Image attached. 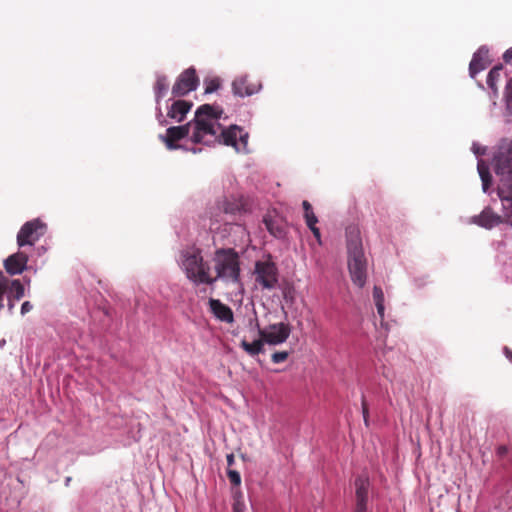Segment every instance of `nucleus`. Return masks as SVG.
<instances>
[{
	"label": "nucleus",
	"instance_id": "obj_27",
	"mask_svg": "<svg viewBox=\"0 0 512 512\" xmlns=\"http://www.w3.org/2000/svg\"><path fill=\"white\" fill-rule=\"evenodd\" d=\"M479 175L482 180L483 190L486 192L491 184V175L488 169L482 165H478Z\"/></svg>",
	"mask_w": 512,
	"mask_h": 512
},
{
	"label": "nucleus",
	"instance_id": "obj_20",
	"mask_svg": "<svg viewBox=\"0 0 512 512\" xmlns=\"http://www.w3.org/2000/svg\"><path fill=\"white\" fill-rule=\"evenodd\" d=\"M241 133V128L238 126H231L221 132V142L227 146H232L237 152H241L238 146V135Z\"/></svg>",
	"mask_w": 512,
	"mask_h": 512
},
{
	"label": "nucleus",
	"instance_id": "obj_11",
	"mask_svg": "<svg viewBox=\"0 0 512 512\" xmlns=\"http://www.w3.org/2000/svg\"><path fill=\"white\" fill-rule=\"evenodd\" d=\"M217 210L227 216H241L248 211L247 203L242 197H224L217 202Z\"/></svg>",
	"mask_w": 512,
	"mask_h": 512
},
{
	"label": "nucleus",
	"instance_id": "obj_19",
	"mask_svg": "<svg viewBox=\"0 0 512 512\" xmlns=\"http://www.w3.org/2000/svg\"><path fill=\"white\" fill-rule=\"evenodd\" d=\"M192 106L193 103L190 101L177 100L171 105L167 115L177 122H182Z\"/></svg>",
	"mask_w": 512,
	"mask_h": 512
},
{
	"label": "nucleus",
	"instance_id": "obj_14",
	"mask_svg": "<svg viewBox=\"0 0 512 512\" xmlns=\"http://www.w3.org/2000/svg\"><path fill=\"white\" fill-rule=\"evenodd\" d=\"M355 487V510H359V512L367 511L368 492L370 487L369 479L366 476H358L355 480Z\"/></svg>",
	"mask_w": 512,
	"mask_h": 512
},
{
	"label": "nucleus",
	"instance_id": "obj_36",
	"mask_svg": "<svg viewBox=\"0 0 512 512\" xmlns=\"http://www.w3.org/2000/svg\"><path fill=\"white\" fill-rule=\"evenodd\" d=\"M373 299L375 303L384 302V293L379 286L373 288Z\"/></svg>",
	"mask_w": 512,
	"mask_h": 512
},
{
	"label": "nucleus",
	"instance_id": "obj_3",
	"mask_svg": "<svg viewBox=\"0 0 512 512\" xmlns=\"http://www.w3.org/2000/svg\"><path fill=\"white\" fill-rule=\"evenodd\" d=\"M222 114V110L212 105L204 104L198 107L194 118V132L192 141L194 143H206L205 136H217L214 122L217 121Z\"/></svg>",
	"mask_w": 512,
	"mask_h": 512
},
{
	"label": "nucleus",
	"instance_id": "obj_25",
	"mask_svg": "<svg viewBox=\"0 0 512 512\" xmlns=\"http://www.w3.org/2000/svg\"><path fill=\"white\" fill-rule=\"evenodd\" d=\"M302 206L304 209V217H305L307 226L309 227V226L316 225L318 222V219H317L316 215L314 214V212L312 211L311 204L307 200H304L302 203Z\"/></svg>",
	"mask_w": 512,
	"mask_h": 512
},
{
	"label": "nucleus",
	"instance_id": "obj_1",
	"mask_svg": "<svg viewBox=\"0 0 512 512\" xmlns=\"http://www.w3.org/2000/svg\"><path fill=\"white\" fill-rule=\"evenodd\" d=\"M347 264L352 282L359 288L367 280L368 261L364 253L360 231L357 227L346 229Z\"/></svg>",
	"mask_w": 512,
	"mask_h": 512
},
{
	"label": "nucleus",
	"instance_id": "obj_17",
	"mask_svg": "<svg viewBox=\"0 0 512 512\" xmlns=\"http://www.w3.org/2000/svg\"><path fill=\"white\" fill-rule=\"evenodd\" d=\"M490 64L489 50L485 46L480 47L473 55L469 65V73L474 78L479 72L486 69Z\"/></svg>",
	"mask_w": 512,
	"mask_h": 512
},
{
	"label": "nucleus",
	"instance_id": "obj_18",
	"mask_svg": "<svg viewBox=\"0 0 512 512\" xmlns=\"http://www.w3.org/2000/svg\"><path fill=\"white\" fill-rule=\"evenodd\" d=\"M209 308H210V311L211 313L221 322H225V323H228V324H231L234 322V314H233V311L232 309L222 303L220 300L218 299H213L211 298L209 300Z\"/></svg>",
	"mask_w": 512,
	"mask_h": 512
},
{
	"label": "nucleus",
	"instance_id": "obj_30",
	"mask_svg": "<svg viewBox=\"0 0 512 512\" xmlns=\"http://www.w3.org/2000/svg\"><path fill=\"white\" fill-rule=\"evenodd\" d=\"M8 288V279L0 272V310L3 308V298Z\"/></svg>",
	"mask_w": 512,
	"mask_h": 512
},
{
	"label": "nucleus",
	"instance_id": "obj_21",
	"mask_svg": "<svg viewBox=\"0 0 512 512\" xmlns=\"http://www.w3.org/2000/svg\"><path fill=\"white\" fill-rule=\"evenodd\" d=\"M264 343H266L261 337L253 342H248L243 339L240 342V347L250 356H256L263 352Z\"/></svg>",
	"mask_w": 512,
	"mask_h": 512
},
{
	"label": "nucleus",
	"instance_id": "obj_40",
	"mask_svg": "<svg viewBox=\"0 0 512 512\" xmlns=\"http://www.w3.org/2000/svg\"><path fill=\"white\" fill-rule=\"evenodd\" d=\"M309 228H310L311 232L313 233L314 237L320 242L321 234H320L319 228H317L316 225L309 226Z\"/></svg>",
	"mask_w": 512,
	"mask_h": 512
},
{
	"label": "nucleus",
	"instance_id": "obj_22",
	"mask_svg": "<svg viewBox=\"0 0 512 512\" xmlns=\"http://www.w3.org/2000/svg\"><path fill=\"white\" fill-rule=\"evenodd\" d=\"M502 69H503V66L501 64L496 65L495 67H493L490 70V72L488 73V76H487V85L494 92V94H497V92H498L496 83L500 79Z\"/></svg>",
	"mask_w": 512,
	"mask_h": 512
},
{
	"label": "nucleus",
	"instance_id": "obj_38",
	"mask_svg": "<svg viewBox=\"0 0 512 512\" xmlns=\"http://www.w3.org/2000/svg\"><path fill=\"white\" fill-rule=\"evenodd\" d=\"M375 305H376L377 312H378L380 318L383 319L384 318V311H385L384 302L375 303Z\"/></svg>",
	"mask_w": 512,
	"mask_h": 512
},
{
	"label": "nucleus",
	"instance_id": "obj_6",
	"mask_svg": "<svg viewBox=\"0 0 512 512\" xmlns=\"http://www.w3.org/2000/svg\"><path fill=\"white\" fill-rule=\"evenodd\" d=\"M254 274L256 282L264 289H273L278 283V269L271 261H257Z\"/></svg>",
	"mask_w": 512,
	"mask_h": 512
},
{
	"label": "nucleus",
	"instance_id": "obj_23",
	"mask_svg": "<svg viewBox=\"0 0 512 512\" xmlns=\"http://www.w3.org/2000/svg\"><path fill=\"white\" fill-rule=\"evenodd\" d=\"M168 90V80L164 75H160L157 77L155 85H154V93L156 102L159 103L160 99L166 94Z\"/></svg>",
	"mask_w": 512,
	"mask_h": 512
},
{
	"label": "nucleus",
	"instance_id": "obj_10",
	"mask_svg": "<svg viewBox=\"0 0 512 512\" xmlns=\"http://www.w3.org/2000/svg\"><path fill=\"white\" fill-rule=\"evenodd\" d=\"M262 88L260 80L252 79L249 75L237 77L232 82L233 94L239 97L252 96Z\"/></svg>",
	"mask_w": 512,
	"mask_h": 512
},
{
	"label": "nucleus",
	"instance_id": "obj_24",
	"mask_svg": "<svg viewBox=\"0 0 512 512\" xmlns=\"http://www.w3.org/2000/svg\"><path fill=\"white\" fill-rule=\"evenodd\" d=\"M497 217L490 211H483L477 218L476 223L485 228H491L497 223Z\"/></svg>",
	"mask_w": 512,
	"mask_h": 512
},
{
	"label": "nucleus",
	"instance_id": "obj_34",
	"mask_svg": "<svg viewBox=\"0 0 512 512\" xmlns=\"http://www.w3.org/2000/svg\"><path fill=\"white\" fill-rule=\"evenodd\" d=\"M248 137V133H243L241 129V133L238 135V146L241 148V151H247Z\"/></svg>",
	"mask_w": 512,
	"mask_h": 512
},
{
	"label": "nucleus",
	"instance_id": "obj_37",
	"mask_svg": "<svg viewBox=\"0 0 512 512\" xmlns=\"http://www.w3.org/2000/svg\"><path fill=\"white\" fill-rule=\"evenodd\" d=\"M33 306L29 301H25L21 306V314L24 315L32 310Z\"/></svg>",
	"mask_w": 512,
	"mask_h": 512
},
{
	"label": "nucleus",
	"instance_id": "obj_44",
	"mask_svg": "<svg viewBox=\"0 0 512 512\" xmlns=\"http://www.w3.org/2000/svg\"><path fill=\"white\" fill-rule=\"evenodd\" d=\"M499 454H505L507 452V448L505 446H501L498 449Z\"/></svg>",
	"mask_w": 512,
	"mask_h": 512
},
{
	"label": "nucleus",
	"instance_id": "obj_35",
	"mask_svg": "<svg viewBox=\"0 0 512 512\" xmlns=\"http://www.w3.org/2000/svg\"><path fill=\"white\" fill-rule=\"evenodd\" d=\"M361 404H362V414H363L364 423H365L366 427H368L369 426V410H368V405H367V402H366V399L364 396H362Z\"/></svg>",
	"mask_w": 512,
	"mask_h": 512
},
{
	"label": "nucleus",
	"instance_id": "obj_13",
	"mask_svg": "<svg viewBox=\"0 0 512 512\" xmlns=\"http://www.w3.org/2000/svg\"><path fill=\"white\" fill-rule=\"evenodd\" d=\"M263 223L269 233L275 238L282 239L286 235V222L276 212H268L264 218Z\"/></svg>",
	"mask_w": 512,
	"mask_h": 512
},
{
	"label": "nucleus",
	"instance_id": "obj_8",
	"mask_svg": "<svg viewBox=\"0 0 512 512\" xmlns=\"http://www.w3.org/2000/svg\"><path fill=\"white\" fill-rule=\"evenodd\" d=\"M258 328V335L261 337L266 343L270 345H278L284 343L290 336L291 328L289 324L285 323H275L270 324L266 328H260L259 324L256 323Z\"/></svg>",
	"mask_w": 512,
	"mask_h": 512
},
{
	"label": "nucleus",
	"instance_id": "obj_42",
	"mask_svg": "<svg viewBox=\"0 0 512 512\" xmlns=\"http://www.w3.org/2000/svg\"><path fill=\"white\" fill-rule=\"evenodd\" d=\"M504 353L506 357L509 359V361L512 362V350H510L508 347H505Z\"/></svg>",
	"mask_w": 512,
	"mask_h": 512
},
{
	"label": "nucleus",
	"instance_id": "obj_32",
	"mask_svg": "<svg viewBox=\"0 0 512 512\" xmlns=\"http://www.w3.org/2000/svg\"><path fill=\"white\" fill-rule=\"evenodd\" d=\"M233 512H244L245 511V503L243 501V497L241 494L234 497L233 502Z\"/></svg>",
	"mask_w": 512,
	"mask_h": 512
},
{
	"label": "nucleus",
	"instance_id": "obj_39",
	"mask_svg": "<svg viewBox=\"0 0 512 512\" xmlns=\"http://www.w3.org/2000/svg\"><path fill=\"white\" fill-rule=\"evenodd\" d=\"M503 59L506 63L512 62V47L505 51L503 54Z\"/></svg>",
	"mask_w": 512,
	"mask_h": 512
},
{
	"label": "nucleus",
	"instance_id": "obj_43",
	"mask_svg": "<svg viewBox=\"0 0 512 512\" xmlns=\"http://www.w3.org/2000/svg\"><path fill=\"white\" fill-rule=\"evenodd\" d=\"M212 217H213V218H215V219H214V221H215V222H221V221L226 222V223H228V222H229V221H228V220H226V219L218 218V217H219V214H218V213H216V214H212Z\"/></svg>",
	"mask_w": 512,
	"mask_h": 512
},
{
	"label": "nucleus",
	"instance_id": "obj_15",
	"mask_svg": "<svg viewBox=\"0 0 512 512\" xmlns=\"http://www.w3.org/2000/svg\"><path fill=\"white\" fill-rule=\"evenodd\" d=\"M28 255L25 252H17L10 255L4 261V267L8 274L18 275L21 274L27 266Z\"/></svg>",
	"mask_w": 512,
	"mask_h": 512
},
{
	"label": "nucleus",
	"instance_id": "obj_33",
	"mask_svg": "<svg viewBox=\"0 0 512 512\" xmlns=\"http://www.w3.org/2000/svg\"><path fill=\"white\" fill-rule=\"evenodd\" d=\"M289 357V353L287 351H279L272 354L271 359L274 363H282L286 361Z\"/></svg>",
	"mask_w": 512,
	"mask_h": 512
},
{
	"label": "nucleus",
	"instance_id": "obj_45",
	"mask_svg": "<svg viewBox=\"0 0 512 512\" xmlns=\"http://www.w3.org/2000/svg\"><path fill=\"white\" fill-rule=\"evenodd\" d=\"M13 307H14V304H13L11 301H9V304H8V308H9V310H12V309H13Z\"/></svg>",
	"mask_w": 512,
	"mask_h": 512
},
{
	"label": "nucleus",
	"instance_id": "obj_41",
	"mask_svg": "<svg viewBox=\"0 0 512 512\" xmlns=\"http://www.w3.org/2000/svg\"><path fill=\"white\" fill-rule=\"evenodd\" d=\"M227 465L228 469L234 465V455L232 453L227 455Z\"/></svg>",
	"mask_w": 512,
	"mask_h": 512
},
{
	"label": "nucleus",
	"instance_id": "obj_12",
	"mask_svg": "<svg viewBox=\"0 0 512 512\" xmlns=\"http://www.w3.org/2000/svg\"><path fill=\"white\" fill-rule=\"evenodd\" d=\"M512 182L504 180L498 185V196L500 197L503 210V221L512 225Z\"/></svg>",
	"mask_w": 512,
	"mask_h": 512
},
{
	"label": "nucleus",
	"instance_id": "obj_2",
	"mask_svg": "<svg viewBox=\"0 0 512 512\" xmlns=\"http://www.w3.org/2000/svg\"><path fill=\"white\" fill-rule=\"evenodd\" d=\"M182 267L187 278L194 284L212 285L216 278L210 274V266L204 261L201 250L198 248H189L182 252Z\"/></svg>",
	"mask_w": 512,
	"mask_h": 512
},
{
	"label": "nucleus",
	"instance_id": "obj_4",
	"mask_svg": "<svg viewBox=\"0 0 512 512\" xmlns=\"http://www.w3.org/2000/svg\"><path fill=\"white\" fill-rule=\"evenodd\" d=\"M213 261L216 271V276L213 278H216V281L221 279L233 283L240 282L239 256L234 249H217L214 253Z\"/></svg>",
	"mask_w": 512,
	"mask_h": 512
},
{
	"label": "nucleus",
	"instance_id": "obj_28",
	"mask_svg": "<svg viewBox=\"0 0 512 512\" xmlns=\"http://www.w3.org/2000/svg\"><path fill=\"white\" fill-rule=\"evenodd\" d=\"M504 99L507 110L509 111L510 114H512V77L508 80L506 84Z\"/></svg>",
	"mask_w": 512,
	"mask_h": 512
},
{
	"label": "nucleus",
	"instance_id": "obj_26",
	"mask_svg": "<svg viewBox=\"0 0 512 512\" xmlns=\"http://www.w3.org/2000/svg\"><path fill=\"white\" fill-rule=\"evenodd\" d=\"M11 293L16 300H20L24 296L25 289L20 280L11 281Z\"/></svg>",
	"mask_w": 512,
	"mask_h": 512
},
{
	"label": "nucleus",
	"instance_id": "obj_9",
	"mask_svg": "<svg viewBox=\"0 0 512 512\" xmlns=\"http://www.w3.org/2000/svg\"><path fill=\"white\" fill-rule=\"evenodd\" d=\"M199 78L193 67L185 69L177 78L172 87V94L175 97H182L197 89Z\"/></svg>",
	"mask_w": 512,
	"mask_h": 512
},
{
	"label": "nucleus",
	"instance_id": "obj_16",
	"mask_svg": "<svg viewBox=\"0 0 512 512\" xmlns=\"http://www.w3.org/2000/svg\"><path fill=\"white\" fill-rule=\"evenodd\" d=\"M189 132L190 123L182 126H173L167 129L166 136L163 137V140L169 150H174L178 148L176 142L187 137Z\"/></svg>",
	"mask_w": 512,
	"mask_h": 512
},
{
	"label": "nucleus",
	"instance_id": "obj_7",
	"mask_svg": "<svg viewBox=\"0 0 512 512\" xmlns=\"http://www.w3.org/2000/svg\"><path fill=\"white\" fill-rule=\"evenodd\" d=\"M45 229L46 225L39 219L26 222L17 234L18 246L34 245L44 235Z\"/></svg>",
	"mask_w": 512,
	"mask_h": 512
},
{
	"label": "nucleus",
	"instance_id": "obj_29",
	"mask_svg": "<svg viewBox=\"0 0 512 512\" xmlns=\"http://www.w3.org/2000/svg\"><path fill=\"white\" fill-rule=\"evenodd\" d=\"M220 87V80L218 78H212L205 81V93L210 94L215 92Z\"/></svg>",
	"mask_w": 512,
	"mask_h": 512
},
{
	"label": "nucleus",
	"instance_id": "obj_31",
	"mask_svg": "<svg viewBox=\"0 0 512 512\" xmlns=\"http://www.w3.org/2000/svg\"><path fill=\"white\" fill-rule=\"evenodd\" d=\"M227 476L232 485L239 486L241 484V476L238 471L227 469Z\"/></svg>",
	"mask_w": 512,
	"mask_h": 512
},
{
	"label": "nucleus",
	"instance_id": "obj_5",
	"mask_svg": "<svg viewBox=\"0 0 512 512\" xmlns=\"http://www.w3.org/2000/svg\"><path fill=\"white\" fill-rule=\"evenodd\" d=\"M494 168L496 174L500 176L499 184L508 179L512 182V141L501 142L494 156Z\"/></svg>",
	"mask_w": 512,
	"mask_h": 512
}]
</instances>
